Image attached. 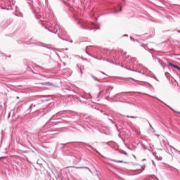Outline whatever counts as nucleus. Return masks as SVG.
Here are the masks:
<instances>
[{
    "instance_id": "obj_9",
    "label": "nucleus",
    "mask_w": 180,
    "mask_h": 180,
    "mask_svg": "<svg viewBox=\"0 0 180 180\" xmlns=\"http://www.w3.org/2000/svg\"><path fill=\"white\" fill-rule=\"evenodd\" d=\"M5 158H6V157H0V161H2V160H5Z\"/></svg>"
},
{
    "instance_id": "obj_12",
    "label": "nucleus",
    "mask_w": 180,
    "mask_h": 180,
    "mask_svg": "<svg viewBox=\"0 0 180 180\" xmlns=\"http://www.w3.org/2000/svg\"><path fill=\"white\" fill-rule=\"evenodd\" d=\"M131 40H134V39H133L131 37H130Z\"/></svg>"
},
{
    "instance_id": "obj_18",
    "label": "nucleus",
    "mask_w": 180,
    "mask_h": 180,
    "mask_svg": "<svg viewBox=\"0 0 180 180\" xmlns=\"http://www.w3.org/2000/svg\"><path fill=\"white\" fill-rule=\"evenodd\" d=\"M179 33H180V31H178Z\"/></svg>"
},
{
    "instance_id": "obj_8",
    "label": "nucleus",
    "mask_w": 180,
    "mask_h": 180,
    "mask_svg": "<svg viewBox=\"0 0 180 180\" xmlns=\"http://www.w3.org/2000/svg\"><path fill=\"white\" fill-rule=\"evenodd\" d=\"M94 58H96V60H102V58H98V57H96V56H94Z\"/></svg>"
},
{
    "instance_id": "obj_3",
    "label": "nucleus",
    "mask_w": 180,
    "mask_h": 180,
    "mask_svg": "<svg viewBox=\"0 0 180 180\" xmlns=\"http://www.w3.org/2000/svg\"><path fill=\"white\" fill-rule=\"evenodd\" d=\"M42 85H49V86H51V85L53 84L50 82H44V83H42Z\"/></svg>"
},
{
    "instance_id": "obj_5",
    "label": "nucleus",
    "mask_w": 180,
    "mask_h": 180,
    "mask_svg": "<svg viewBox=\"0 0 180 180\" xmlns=\"http://www.w3.org/2000/svg\"><path fill=\"white\" fill-rule=\"evenodd\" d=\"M120 153H121V154H124V155H127V153L124 152V150L120 151Z\"/></svg>"
},
{
    "instance_id": "obj_15",
    "label": "nucleus",
    "mask_w": 180,
    "mask_h": 180,
    "mask_svg": "<svg viewBox=\"0 0 180 180\" xmlns=\"http://www.w3.org/2000/svg\"><path fill=\"white\" fill-rule=\"evenodd\" d=\"M16 98H17V99H19V96H17Z\"/></svg>"
},
{
    "instance_id": "obj_10",
    "label": "nucleus",
    "mask_w": 180,
    "mask_h": 180,
    "mask_svg": "<svg viewBox=\"0 0 180 180\" xmlns=\"http://www.w3.org/2000/svg\"><path fill=\"white\" fill-rule=\"evenodd\" d=\"M101 60H103V61H109V60L108 59H105V58H102V59Z\"/></svg>"
},
{
    "instance_id": "obj_2",
    "label": "nucleus",
    "mask_w": 180,
    "mask_h": 180,
    "mask_svg": "<svg viewBox=\"0 0 180 180\" xmlns=\"http://www.w3.org/2000/svg\"><path fill=\"white\" fill-rule=\"evenodd\" d=\"M128 119H137V117L126 115Z\"/></svg>"
},
{
    "instance_id": "obj_16",
    "label": "nucleus",
    "mask_w": 180,
    "mask_h": 180,
    "mask_svg": "<svg viewBox=\"0 0 180 180\" xmlns=\"http://www.w3.org/2000/svg\"><path fill=\"white\" fill-rule=\"evenodd\" d=\"M177 113H178L179 115H180V112H177Z\"/></svg>"
},
{
    "instance_id": "obj_11",
    "label": "nucleus",
    "mask_w": 180,
    "mask_h": 180,
    "mask_svg": "<svg viewBox=\"0 0 180 180\" xmlns=\"http://www.w3.org/2000/svg\"><path fill=\"white\" fill-rule=\"evenodd\" d=\"M49 96H41V98H47Z\"/></svg>"
},
{
    "instance_id": "obj_17",
    "label": "nucleus",
    "mask_w": 180,
    "mask_h": 180,
    "mask_svg": "<svg viewBox=\"0 0 180 180\" xmlns=\"http://www.w3.org/2000/svg\"><path fill=\"white\" fill-rule=\"evenodd\" d=\"M134 158H136V156H135V155H134Z\"/></svg>"
},
{
    "instance_id": "obj_14",
    "label": "nucleus",
    "mask_w": 180,
    "mask_h": 180,
    "mask_svg": "<svg viewBox=\"0 0 180 180\" xmlns=\"http://www.w3.org/2000/svg\"><path fill=\"white\" fill-rule=\"evenodd\" d=\"M122 11V7L120 8V12Z\"/></svg>"
},
{
    "instance_id": "obj_1",
    "label": "nucleus",
    "mask_w": 180,
    "mask_h": 180,
    "mask_svg": "<svg viewBox=\"0 0 180 180\" xmlns=\"http://www.w3.org/2000/svg\"><path fill=\"white\" fill-rule=\"evenodd\" d=\"M79 24L82 29H84V30H94V29H95V24L91 22L79 20Z\"/></svg>"
},
{
    "instance_id": "obj_13",
    "label": "nucleus",
    "mask_w": 180,
    "mask_h": 180,
    "mask_svg": "<svg viewBox=\"0 0 180 180\" xmlns=\"http://www.w3.org/2000/svg\"><path fill=\"white\" fill-rule=\"evenodd\" d=\"M150 127H153V126L151 125V124L149 123Z\"/></svg>"
},
{
    "instance_id": "obj_7",
    "label": "nucleus",
    "mask_w": 180,
    "mask_h": 180,
    "mask_svg": "<svg viewBox=\"0 0 180 180\" xmlns=\"http://www.w3.org/2000/svg\"><path fill=\"white\" fill-rule=\"evenodd\" d=\"M91 77L94 79V81H99V79H98L95 76L92 75Z\"/></svg>"
},
{
    "instance_id": "obj_4",
    "label": "nucleus",
    "mask_w": 180,
    "mask_h": 180,
    "mask_svg": "<svg viewBox=\"0 0 180 180\" xmlns=\"http://www.w3.org/2000/svg\"><path fill=\"white\" fill-rule=\"evenodd\" d=\"M76 168H84L85 169H88L90 172H92V171H91V169H89L87 167H76Z\"/></svg>"
},
{
    "instance_id": "obj_6",
    "label": "nucleus",
    "mask_w": 180,
    "mask_h": 180,
    "mask_svg": "<svg viewBox=\"0 0 180 180\" xmlns=\"http://www.w3.org/2000/svg\"><path fill=\"white\" fill-rule=\"evenodd\" d=\"M114 162H120V163H123V160H114Z\"/></svg>"
}]
</instances>
